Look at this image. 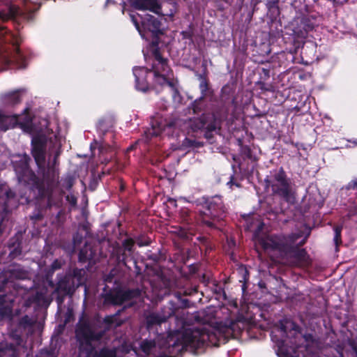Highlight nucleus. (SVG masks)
I'll return each mask as SVG.
<instances>
[{"label":"nucleus","instance_id":"nucleus-1","mask_svg":"<svg viewBox=\"0 0 357 357\" xmlns=\"http://www.w3.org/2000/svg\"><path fill=\"white\" fill-rule=\"evenodd\" d=\"M165 354L160 357H174L183 351L199 354L206 347H219L230 340L239 342H252L257 336H249L245 340L242 336H161Z\"/></svg>","mask_w":357,"mask_h":357},{"label":"nucleus","instance_id":"nucleus-2","mask_svg":"<svg viewBox=\"0 0 357 357\" xmlns=\"http://www.w3.org/2000/svg\"><path fill=\"white\" fill-rule=\"evenodd\" d=\"M301 237L300 234L284 235H265L257 238L258 243L268 252H275L282 258L295 259L299 261H305L307 253L299 246L305 243L303 241L299 245H296V241Z\"/></svg>","mask_w":357,"mask_h":357},{"label":"nucleus","instance_id":"nucleus-3","mask_svg":"<svg viewBox=\"0 0 357 357\" xmlns=\"http://www.w3.org/2000/svg\"><path fill=\"white\" fill-rule=\"evenodd\" d=\"M31 152L38 167L39 173L43 175V180L47 183H57L59 171L56 166L60 151H56L52 162H47L45 160V137L38 136L32 139Z\"/></svg>","mask_w":357,"mask_h":357},{"label":"nucleus","instance_id":"nucleus-4","mask_svg":"<svg viewBox=\"0 0 357 357\" xmlns=\"http://www.w3.org/2000/svg\"><path fill=\"white\" fill-rule=\"evenodd\" d=\"M103 337L76 336L79 344L78 357H116L120 348L109 347Z\"/></svg>","mask_w":357,"mask_h":357},{"label":"nucleus","instance_id":"nucleus-5","mask_svg":"<svg viewBox=\"0 0 357 357\" xmlns=\"http://www.w3.org/2000/svg\"><path fill=\"white\" fill-rule=\"evenodd\" d=\"M267 183L271 187L273 194L281 197L287 202L294 199L291 186L282 168L274 174L272 181H267Z\"/></svg>","mask_w":357,"mask_h":357},{"label":"nucleus","instance_id":"nucleus-6","mask_svg":"<svg viewBox=\"0 0 357 357\" xmlns=\"http://www.w3.org/2000/svg\"><path fill=\"white\" fill-rule=\"evenodd\" d=\"M297 336H272L277 355L280 357H300L298 347L293 346Z\"/></svg>","mask_w":357,"mask_h":357},{"label":"nucleus","instance_id":"nucleus-7","mask_svg":"<svg viewBox=\"0 0 357 357\" xmlns=\"http://www.w3.org/2000/svg\"><path fill=\"white\" fill-rule=\"evenodd\" d=\"M190 126L193 130L205 128L204 137L208 140L213 138V132H215L219 127L215 118L210 115H203L201 118L195 119L191 121Z\"/></svg>","mask_w":357,"mask_h":357},{"label":"nucleus","instance_id":"nucleus-8","mask_svg":"<svg viewBox=\"0 0 357 357\" xmlns=\"http://www.w3.org/2000/svg\"><path fill=\"white\" fill-rule=\"evenodd\" d=\"M175 313V309L172 305L165 306L160 312H153L149 314L146 318V328L149 333H151V329L154 326H160L165 322L169 317Z\"/></svg>","mask_w":357,"mask_h":357},{"label":"nucleus","instance_id":"nucleus-9","mask_svg":"<svg viewBox=\"0 0 357 357\" xmlns=\"http://www.w3.org/2000/svg\"><path fill=\"white\" fill-rule=\"evenodd\" d=\"M139 289L120 290L107 295L106 300L114 305H122L139 296Z\"/></svg>","mask_w":357,"mask_h":357},{"label":"nucleus","instance_id":"nucleus-10","mask_svg":"<svg viewBox=\"0 0 357 357\" xmlns=\"http://www.w3.org/2000/svg\"><path fill=\"white\" fill-rule=\"evenodd\" d=\"M134 75L136 81V87L138 90L146 92L152 88L148 79L151 76V71L144 68H137L134 69Z\"/></svg>","mask_w":357,"mask_h":357},{"label":"nucleus","instance_id":"nucleus-11","mask_svg":"<svg viewBox=\"0 0 357 357\" xmlns=\"http://www.w3.org/2000/svg\"><path fill=\"white\" fill-rule=\"evenodd\" d=\"M19 327L28 333L40 334L43 333L44 326L43 322L37 321L36 318L25 315L21 318Z\"/></svg>","mask_w":357,"mask_h":357},{"label":"nucleus","instance_id":"nucleus-12","mask_svg":"<svg viewBox=\"0 0 357 357\" xmlns=\"http://www.w3.org/2000/svg\"><path fill=\"white\" fill-rule=\"evenodd\" d=\"M20 14L18 7L13 5L10 0L0 1V20L6 21Z\"/></svg>","mask_w":357,"mask_h":357},{"label":"nucleus","instance_id":"nucleus-13","mask_svg":"<svg viewBox=\"0 0 357 357\" xmlns=\"http://www.w3.org/2000/svg\"><path fill=\"white\" fill-rule=\"evenodd\" d=\"M75 289V276L69 274L60 279L57 283L55 292L58 294H69Z\"/></svg>","mask_w":357,"mask_h":357},{"label":"nucleus","instance_id":"nucleus-14","mask_svg":"<svg viewBox=\"0 0 357 357\" xmlns=\"http://www.w3.org/2000/svg\"><path fill=\"white\" fill-rule=\"evenodd\" d=\"M132 5L137 10H149L153 13H158L159 9L156 0H135Z\"/></svg>","mask_w":357,"mask_h":357},{"label":"nucleus","instance_id":"nucleus-15","mask_svg":"<svg viewBox=\"0 0 357 357\" xmlns=\"http://www.w3.org/2000/svg\"><path fill=\"white\" fill-rule=\"evenodd\" d=\"M280 332L296 335L300 333V327L291 319L284 318L280 321Z\"/></svg>","mask_w":357,"mask_h":357},{"label":"nucleus","instance_id":"nucleus-16","mask_svg":"<svg viewBox=\"0 0 357 357\" xmlns=\"http://www.w3.org/2000/svg\"><path fill=\"white\" fill-rule=\"evenodd\" d=\"M153 55L156 63L153 66V72H155L157 67L160 69V74H169L170 69L167 63V60L163 59L158 50H155Z\"/></svg>","mask_w":357,"mask_h":357},{"label":"nucleus","instance_id":"nucleus-17","mask_svg":"<svg viewBox=\"0 0 357 357\" xmlns=\"http://www.w3.org/2000/svg\"><path fill=\"white\" fill-rule=\"evenodd\" d=\"M143 26L153 34H157L160 31V22L155 17L147 15L142 21Z\"/></svg>","mask_w":357,"mask_h":357},{"label":"nucleus","instance_id":"nucleus-18","mask_svg":"<svg viewBox=\"0 0 357 357\" xmlns=\"http://www.w3.org/2000/svg\"><path fill=\"white\" fill-rule=\"evenodd\" d=\"M96 251L93 250L91 244L84 243V247L82 248L79 254V259L81 261H91L93 259Z\"/></svg>","mask_w":357,"mask_h":357},{"label":"nucleus","instance_id":"nucleus-19","mask_svg":"<svg viewBox=\"0 0 357 357\" xmlns=\"http://www.w3.org/2000/svg\"><path fill=\"white\" fill-rule=\"evenodd\" d=\"M160 69L159 66L157 67V70L153 73L154 84L152 85V88H155L157 85L164 86L166 84L172 86V83L168 80L169 74H160Z\"/></svg>","mask_w":357,"mask_h":357},{"label":"nucleus","instance_id":"nucleus-20","mask_svg":"<svg viewBox=\"0 0 357 357\" xmlns=\"http://www.w3.org/2000/svg\"><path fill=\"white\" fill-rule=\"evenodd\" d=\"M76 335H92L89 321L84 318L79 321L77 326Z\"/></svg>","mask_w":357,"mask_h":357},{"label":"nucleus","instance_id":"nucleus-21","mask_svg":"<svg viewBox=\"0 0 357 357\" xmlns=\"http://www.w3.org/2000/svg\"><path fill=\"white\" fill-rule=\"evenodd\" d=\"M8 273L10 279L24 280L29 278L28 272L20 268L10 269Z\"/></svg>","mask_w":357,"mask_h":357},{"label":"nucleus","instance_id":"nucleus-22","mask_svg":"<svg viewBox=\"0 0 357 357\" xmlns=\"http://www.w3.org/2000/svg\"><path fill=\"white\" fill-rule=\"evenodd\" d=\"M176 125L175 121H171L166 123L165 125L161 123H157V127L155 126H153L152 131L149 130V135L151 136H158L159 135L162 130H165L166 128H171Z\"/></svg>","mask_w":357,"mask_h":357},{"label":"nucleus","instance_id":"nucleus-23","mask_svg":"<svg viewBox=\"0 0 357 357\" xmlns=\"http://www.w3.org/2000/svg\"><path fill=\"white\" fill-rule=\"evenodd\" d=\"M198 79L199 80V89L202 92L201 99L206 96L207 91L208 89V83L205 75L199 74Z\"/></svg>","mask_w":357,"mask_h":357},{"label":"nucleus","instance_id":"nucleus-24","mask_svg":"<svg viewBox=\"0 0 357 357\" xmlns=\"http://www.w3.org/2000/svg\"><path fill=\"white\" fill-rule=\"evenodd\" d=\"M141 349L146 354H149L152 352L153 349L155 348V344L154 342H152L149 340H145L141 343Z\"/></svg>","mask_w":357,"mask_h":357},{"label":"nucleus","instance_id":"nucleus-25","mask_svg":"<svg viewBox=\"0 0 357 357\" xmlns=\"http://www.w3.org/2000/svg\"><path fill=\"white\" fill-rule=\"evenodd\" d=\"M6 101L8 104H17L20 101V96L17 91L12 92L6 96Z\"/></svg>","mask_w":357,"mask_h":357},{"label":"nucleus","instance_id":"nucleus-26","mask_svg":"<svg viewBox=\"0 0 357 357\" xmlns=\"http://www.w3.org/2000/svg\"><path fill=\"white\" fill-rule=\"evenodd\" d=\"M120 311H119L116 314L112 316L106 317L104 319L105 322L108 324H114L115 326H119L121 324V322H116V316L119 314Z\"/></svg>","mask_w":357,"mask_h":357},{"label":"nucleus","instance_id":"nucleus-27","mask_svg":"<svg viewBox=\"0 0 357 357\" xmlns=\"http://www.w3.org/2000/svg\"><path fill=\"white\" fill-rule=\"evenodd\" d=\"M341 231H342V227L341 226H337L335 228V236H334V241L336 244V245H338L340 242H341Z\"/></svg>","mask_w":357,"mask_h":357},{"label":"nucleus","instance_id":"nucleus-28","mask_svg":"<svg viewBox=\"0 0 357 357\" xmlns=\"http://www.w3.org/2000/svg\"><path fill=\"white\" fill-rule=\"evenodd\" d=\"M183 144L185 146H188L200 147V146H203V144L202 142H197V141H195V140H191V139H187V138L185 139V141H184Z\"/></svg>","mask_w":357,"mask_h":357},{"label":"nucleus","instance_id":"nucleus-29","mask_svg":"<svg viewBox=\"0 0 357 357\" xmlns=\"http://www.w3.org/2000/svg\"><path fill=\"white\" fill-rule=\"evenodd\" d=\"M240 325H244V323L241 321L231 322L229 327L232 331L233 333H236L238 332V330L240 329Z\"/></svg>","mask_w":357,"mask_h":357},{"label":"nucleus","instance_id":"nucleus-30","mask_svg":"<svg viewBox=\"0 0 357 357\" xmlns=\"http://www.w3.org/2000/svg\"><path fill=\"white\" fill-rule=\"evenodd\" d=\"M134 245V241L132 239H126L123 241V245L124 248L130 252Z\"/></svg>","mask_w":357,"mask_h":357},{"label":"nucleus","instance_id":"nucleus-31","mask_svg":"<svg viewBox=\"0 0 357 357\" xmlns=\"http://www.w3.org/2000/svg\"><path fill=\"white\" fill-rule=\"evenodd\" d=\"M66 200L73 206H75L77 204V198L75 197V195H73V194H69V195H67L66 197Z\"/></svg>","mask_w":357,"mask_h":357},{"label":"nucleus","instance_id":"nucleus-32","mask_svg":"<svg viewBox=\"0 0 357 357\" xmlns=\"http://www.w3.org/2000/svg\"><path fill=\"white\" fill-rule=\"evenodd\" d=\"M61 266H62V262L60 260L56 259L52 264L51 268H52V270L54 271L61 268Z\"/></svg>","mask_w":357,"mask_h":357},{"label":"nucleus","instance_id":"nucleus-33","mask_svg":"<svg viewBox=\"0 0 357 357\" xmlns=\"http://www.w3.org/2000/svg\"><path fill=\"white\" fill-rule=\"evenodd\" d=\"M73 241H74L75 248H77L82 242V237L81 236H79L78 234H77L74 236Z\"/></svg>","mask_w":357,"mask_h":357},{"label":"nucleus","instance_id":"nucleus-34","mask_svg":"<svg viewBox=\"0 0 357 357\" xmlns=\"http://www.w3.org/2000/svg\"><path fill=\"white\" fill-rule=\"evenodd\" d=\"M347 189L349 190H357V178L351 181L348 183Z\"/></svg>","mask_w":357,"mask_h":357},{"label":"nucleus","instance_id":"nucleus-35","mask_svg":"<svg viewBox=\"0 0 357 357\" xmlns=\"http://www.w3.org/2000/svg\"><path fill=\"white\" fill-rule=\"evenodd\" d=\"M22 15H23L24 18L27 20H32L33 19V12L23 13Z\"/></svg>","mask_w":357,"mask_h":357},{"label":"nucleus","instance_id":"nucleus-36","mask_svg":"<svg viewBox=\"0 0 357 357\" xmlns=\"http://www.w3.org/2000/svg\"><path fill=\"white\" fill-rule=\"evenodd\" d=\"M15 51H16V52H15V55L13 56V59L15 61L18 62L20 59H22V57L18 52V48L17 47H15Z\"/></svg>","mask_w":357,"mask_h":357},{"label":"nucleus","instance_id":"nucleus-37","mask_svg":"<svg viewBox=\"0 0 357 357\" xmlns=\"http://www.w3.org/2000/svg\"><path fill=\"white\" fill-rule=\"evenodd\" d=\"M104 123H105V121L104 120H100L98 123V128L103 132H105L106 131L105 130V128L104 126Z\"/></svg>","mask_w":357,"mask_h":357},{"label":"nucleus","instance_id":"nucleus-38","mask_svg":"<svg viewBox=\"0 0 357 357\" xmlns=\"http://www.w3.org/2000/svg\"><path fill=\"white\" fill-rule=\"evenodd\" d=\"M191 333L192 332H188V331H177L176 335H190Z\"/></svg>","mask_w":357,"mask_h":357},{"label":"nucleus","instance_id":"nucleus-39","mask_svg":"<svg viewBox=\"0 0 357 357\" xmlns=\"http://www.w3.org/2000/svg\"><path fill=\"white\" fill-rule=\"evenodd\" d=\"M131 17H132V22H134L137 29L140 32V30H139V24H138V22H137V20H135V16L133 15H131Z\"/></svg>","mask_w":357,"mask_h":357},{"label":"nucleus","instance_id":"nucleus-40","mask_svg":"<svg viewBox=\"0 0 357 357\" xmlns=\"http://www.w3.org/2000/svg\"><path fill=\"white\" fill-rule=\"evenodd\" d=\"M71 316H72V312L68 310V317L66 318V322L70 321V318Z\"/></svg>","mask_w":357,"mask_h":357},{"label":"nucleus","instance_id":"nucleus-41","mask_svg":"<svg viewBox=\"0 0 357 357\" xmlns=\"http://www.w3.org/2000/svg\"><path fill=\"white\" fill-rule=\"evenodd\" d=\"M73 185V183L70 180H68L67 182V188L70 189Z\"/></svg>","mask_w":357,"mask_h":357},{"label":"nucleus","instance_id":"nucleus-42","mask_svg":"<svg viewBox=\"0 0 357 357\" xmlns=\"http://www.w3.org/2000/svg\"><path fill=\"white\" fill-rule=\"evenodd\" d=\"M204 223L206 225H207L208 226H209V227H213V223L210 222V221H208V220H204Z\"/></svg>","mask_w":357,"mask_h":357},{"label":"nucleus","instance_id":"nucleus-43","mask_svg":"<svg viewBox=\"0 0 357 357\" xmlns=\"http://www.w3.org/2000/svg\"><path fill=\"white\" fill-rule=\"evenodd\" d=\"M303 337L305 339V340H308V338H309V337H311L312 336H306V335H304V336H303Z\"/></svg>","mask_w":357,"mask_h":357},{"label":"nucleus","instance_id":"nucleus-44","mask_svg":"<svg viewBox=\"0 0 357 357\" xmlns=\"http://www.w3.org/2000/svg\"><path fill=\"white\" fill-rule=\"evenodd\" d=\"M6 313L9 315L11 313L10 310H8V312Z\"/></svg>","mask_w":357,"mask_h":357},{"label":"nucleus","instance_id":"nucleus-45","mask_svg":"<svg viewBox=\"0 0 357 357\" xmlns=\"http://www.w3.org/2000/svg\"><path fill=\"white\" fill-rule=\"evenodd\" d=\"M57 337V336H52V340H52V341H54V338H55V337Z\"/></svg>","mask_w":357,"mask_h":357},{"label":"nucleus","instance_id":"nucleus-46","mask_svg":"<svg viewBox=\"0 0 357 357\" xmlns=\"http://www.w3.org/2000/svg\"><path fill=\"white\" fill-rule=\"evenodd\" d=\"M211 215L215 218L216 217L215 215L213 214L212 213H211Z\"/></svg>","mask_w":357,"mask_h":357},{"label":"nucleus","instance_id":"nucleus-47","mask_svg":"<svg viewBox=\"0 0 357 357\" xmlns=\"http://www.w3.org/2000/svg\"><path fill=\"white\" fill-rule=\"evenodd\" d=\"M20 67V68H24V67H25V65H21Z\"/></svg>","mask_w":357,"mask_h":357},{"label":"nucleus","instance_id":"nucleus-48","mask_svg":"<svg viewBox=\"0 0 357 357\" xmlns=\"http://www.w3.org/2000/svg\"><path fill=\"white\" fill-rule=\"evenodd\" d=\"M167 335H173V334L172 333V332H169V333H168Z\"/></svg>","mask_w":357,"mask_h":357},{"label":"nucleus","instance_id":"nucleus-49","mask_svg":"<svg viewBox=\"0 0 357 357\" xmlns=\"http://www.w3.org/2000/svg\"><path fill=\"white\" fill-rule=\"evenodd\" d=\"M132 148H133V146H130V147L128 149V150H131V149H132Z\"/></svg>","mask_w":357,"mask_h":357},{"label":"nucleus","instance_id":"nucleus-50","mask_svg":"<svg viewBox=\"0 0 357 357\" xmlns=\"http://www.w3.org/2000/svg\"><path fill=\"white\" fill-rule=\"evenodd\" d=\"M354 143L356 145H357V142H354Z\"/></svg>","mask_w":357,"mask_h":357}]
</instances>
